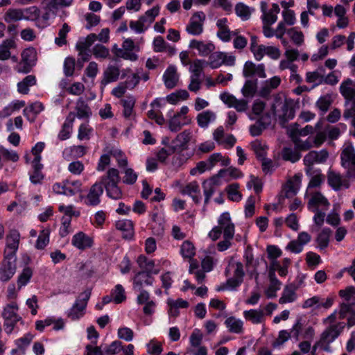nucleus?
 I'll return each instance as SVG.
<instances>
[{
    "mask_svg": "<svg viewBox=\"0 0 355 355\" xmlns=\"http://www.w3.org/2000/svg\"><path fill=\"white\" fill-rule=\"evenodd\" d=\"M304 327V321L302 318H299L296 320L294 324L289 330L292 339L295 341L300 340L302 338V333Z\"/></svg>",
    "mask_w": 355,
    "mask_h": 355,
    "instance_id": "63",
    "label": "nucleus"
},
{
    "mask_svg": "<svg viewBox=\"0 0 355 355\" xmlns=\"http://www.w3.org/2000/svg\"><path fill=\"white\" fill-rule=\"evenodd\" d=\"M338 318L340 320L346 318L349 327L355 325V311L353 309L352 306L341 303L339 306Z\"/></svg>",
    "mask_w": 355,
    "mask_h": 355,
    "instance_id": "27",
    "label": "nucleus"
},
{
    "mask_svg": "<svg viewBox=\"0 0 355 355\" xmlns=\"http://www.w3.org/2000/svg\"><path fill=\"white\" fill-rule=\"evenodd\" d=\"M341 162L345 168L355 167V150L352 144H345L341 153Z\"/></svg>",
    "mask_w": 355,
    "mask_h": 355,
    "instance_id": "25",
    "label": "nucleus"
},
{
    "mask_svg": "<svg viewBox=\"0 0 355 355\" xmlns=\"http://www.w3.org/2000/svg\"><path fill=\"white\" fill-rule=\"evenodd\" d=\"M251 148L259 159H263L267 154L268 146L259 140H254L250 144Z\"/></svg>",
    "mask_w": 355,
    "mask_h": 355,
    "instance_id": "58",
    "label": "nucleus"
},
{
    "mask_svg": "<svg viewBox=\"0 0 355 355\" xmlns=\"http://www.w3.org/2000/svg\"><path fill=\"white\" fill-rule=\"evenodd\" d=\"M91 292L85 291L80 293L71 308L67 312V317L71 320H78L83 317Z\"/></svg>",
    "mask_w": 355,
    "mask_h": 355,
    "instance_id": "7",
    "label": "nucleus"
},
{
    "mask_svg": "<svg viewBox=\"0 0 355 355\" xmlns=\"http://www.w3.org/2000/svg\"><path fill=\"white\" fill-rule=\"evenodd\" d=\"M86 153V148L85 146L79 145V146H73L68 148H66L62 153L63 157L65 159L69 160L72 158H79L84 156Z\"/></svg>",
    "mask_w": 355,
    "mask_h": 355,
    "instance_id": "44",
    "label": "nucleus"
},
{
    "mask_svg": "<svg viewBox=\"0 0 355 355\" xmlns=\"http://www.w3.org/2000/svg\"><path fill=\"white\" fill-rule=\"evenodd\" d=\"M193 132L187 129L179 133L175 139L173 140V149H184L191 139Z\"/></svg>",
    "mask_w": 355,
    "mask_h": 355,
    "instance_id": "29",
    "label": "nucleus"
},
{
    "mask_svg": "<svg viewBox=\"0 0 355 355\" xmlns=\"http://www.w3.org/2000/svg\"><path fill=\"white\" fill-rule=\"evenodd\" d=\"M281 157L284 161L295 163L300 159L301 154L295 146H285L281 151Z\"/></svg>",
    "mask_w": 355,
    "mask_h": 355,
    "instance_id": "45",
    "label": "nucleus"
},
{
    "mask_svg": "<svg viewBox=\"0 0 355 355\" xmlns=\"http://www.w3.org/2000/svg\"><path fill=\"white\" fill-rule=\"evenodd\" d=\"M25 101L15 100L5 106L1 110V117H8L24 107Z\"/></svg>",
    "mask_w": 355,
    "mask_h": 355,
    "instance_id": "50",
    "label": "nucleus"
},
{
    "mask_svg": "<svg viewBox=\"0 0 355 355\" xmlns=\"http://www.w3.org/2000/svg\"><path fill=\"white\" fill-rule=\"evenodd\" d=\"M271 110L274 115L283 122L288 121L295 117V102L291 98L282 96H275Z\"/></svg>",
    "mask_w": 355,
    "mask_h": 355,
    "instance_id": "2",
    "label": "nucleus"
},
{
    "mask_svg": "<svg viewBox=\"0 0 355 355\" xmlns=\"http://www.w3.org/2000/svg\"><path fill=\"white\" fill-rule=\"evenodd\" d=\"M135 48L134 41L131 38H125L123 42L121 48H119L117 44H114L113 51L116 56L119 58L136 61L138 59V55L133 52Z\"/></svg>",
    "mask_w": 355,
    "mask_h": 355,
    "instance_id": "11",
    "label": "nucleus"
},
{
    "mask_svg": "<svg viewBox=\"0 0 355 355\" xmlns=\"http://www.w3.org/2000/svg\"><path fill=\"white\" fill-rule=\"evenodd\" d=\"M227 331L235 334H243L244 333V322L235 316L227 317L225 322Z\"/></svg>",
    "mask_w": 355,
    "mask_h": 355,
    "instance_id": "26",
    "label": "nucleus"
},
{
    "mask_svg": "<svg viewBox=\"0 0 355 355\" xmlns=\"http://www.w3.org/2000/svg\"><path fill=\"white\" fill-rule=\"evenodd\" d=\"M103 187L99 182H95L89 189L87 195L83 198L84 203L88 206L95 207L100 204Z\"/></svg>",
    "mask_w": 355,
    "mask_h": 355,
    "instance_id": "16",
    "label": "nucleus"
},
{
    "mask_svg": "<svg viewBox=\"0 0 355 355\" xmlns=\"http://www.w3.org/2000/svg\"><path fill=\"white\" fill-rule=\"evenodd\" d=\"M159 12L160 6L157 5L146 10L145 13L141 15L139 18L141 19L146 28L148 29L153 22L155 21L156 17L159 15Z\"/></svg>",
    "mask_w": 355,
    "mask_h": 355,
    "instance_id": "43",
    "label": "nucleus"
},
{
    "mask_svg": "<svg viewBox=\"0 0 355 355\" xmlns=\"http://www.w3.org/2000/svg\"><path fill=\"white\" fill-rule=\"evenodd\" d=\"M309 198L307 208L309 211H327L330 207L328 200L319 191L305 193Z\"/></svg>",
    "mask_w": 355,
    "mask_h": 355,
    "instance_id": "10",
    "label": "nucleus"
},
{
    "mask_svg": "<svg viewBox=\"0 0 355 355\" xmlns=\"http://www.w3.org/2000/svg\"><path fill=\"white\" fill-rule=\"evenodd\" d=\"M181 193L184 195H189L193 200L198 203L201 199L200 190L197 182L193 181L187 184L181 190Z\"/></svg>",
    "mask_w": 355,
    "mask_h": 355,
    "instance_id": "36",
    "label": "nucleus"
},
{
    "mask_svg": "<svg viewBox=\"0 0 355 355\" xmlns=\"http://www.w3.org/2000/svg\"><path fill=\"white\" fill-rule=\"evenodd\" d=\"M297 287L293 284L286 285L282 291V296L279 300V303L284 304L292 303L297 299L296 293Z\"/></svg>",
    "mask_w": 355,
    "mask_h": 355,
    "instance_id": "32",
    "label": "nucleus"
},
{
    "mask_svg": "<svg viewBox=\"0 0 355 355\" xmlns=\"http://www.w3.org/2000/svg\"><path fill=\"white\" fill-rule=\"evenodd\" d=\"M44 109V105L39 101L31 103L23 110L24 115L28 119L33 121L35 116Z\"/></svg>",
    "mask_w": 355,
    "mask_h": 355,
    "instance_id": "46",
    "label": "nucleus"
},
{
    "mask_svg": "<svg viewBox=\"0 0 355 355\" xmlns=\"http://www.w3.org/2000/svg\"><path fill=\"white\" fill-rule=\"evenodd\" d=\"M37 83L36 77L34 75L26 76L21 81L17 83V92L21 94H27L30 87Z\"/></svg>",
    "mask_w": 355,
    "mask_h": 355,
    "instance_id": "48",
    "label": "nucleus"
},
{
    "mask_svg": "<svg viewBox=\"0 0 355 355\" xmlns=\"http://www.w3.org/2000/svg\"><path fill=\"white\" fill-rule=\"evenodd\" d=\"M180 254L185 259H192L196 254V249L193 244L189 241H184L180 248Z\"/></svg>",
    "mask_w": 355,
    "mask_h": 355,
    "instance_id": "61",
    "label": "nucleus"
},
{
    "mask_svg": "<svg viewBox=\"0 0 355 355\" xmlns=\"http://www.w3.org/2000/svg\"><path fill=\"white\" fill-rule=\"evenodd\" d=\"M18 50L15 37L6 39L1 43V60H10L15 64L18 61Z\"/></svg>",
    "mask_w": 355,
    "mask_h": 355,
    "instance_id": "12",
    "label": "nucleus"
},
{
    "mask_svg": "<svg viewBox=\"0 0 355 355\" xmlns=\"http://www.w3.org/2000/svg\"><path fill=\"white\" fill-rule=\"evenodd\" d=\"M331 233V231L329 228H324L318 234L315 241L320 250H324L329 245Z\"/></svg>",
    "mask_w": 355,
    "mask_h": 355,
    "instance_id": "57",
    "label": "nucleus"
},
{
    "mask_svg": "<svg viewBox=\"0 0 355 355\" xmlns=\"http://www.w3.org/2000/svg\"><path fill=\"white\" fill-rule=\"evenodd\" d=\"M244 318L254 324H261L265 322V313L261 309H250L243 313Z\"/></svg>",
    "mask_w": 355,
    "mask_h": 355,
    "instance_id": "28",
    "label": "nucleus"
},
{
    "mask_svg": "<svg viewBox=\"0 0 355 355\" xmlns=\"http://www.w3.org/2000/svg\"><path fill=\"white\" fill-rule=\"evenodd\" d=\"M189 47L197 50L198 54L203 57L208 56L215 50V46L211 42L195 39L190 41Z\"/></svg>",
    "mask_w": 355,
    "mask_h": 355,
    "instance_id": "20",
    "label": "nucleus"
},
{
    "mask_svg": "<svg viewBox=\"0 0 355 355\" xmlns=\"http://www.w3.org/2000/svg\"><path fill=\"white\" fill-rule=\"evenodd\" d=\"M301 185V178L300 175H295L290 178L284 187L285 196L291 198L295 196L299 191Z\"/></svg>",
    "mask_w": 355,
    "mask_h": 355,
    "instance_id": "31",
    "label": "nucleus"
},
{
    "mask_svg": "<svg viewBox=\"0 0 355 355\" xmlns=\"http://www.w3.org/2000/svg\"><path fill=\"white\" fill-rule=\"evenodd\" d=\"M74 120L75 114L73 112H70L67 116V119L62 125V129L58 134V138L60 140L64 141L70 137Z\"/></svg>",
    "mask_w": 355,
    "mask_h": 355,
    "instance_id": "34",
    "label": "nucleus"
},
{
    "mask_svg": "<svg viewBox=\"0 0 355 355\" xmlns=\"http://www.w3.org/2000/svg\"><path fill=\"white\" fill-rule=\"evenodd\" d=\"M120 182L119 172L116 168H110L103 176L100 182L104 186L107 196L114 200L121 198L123 193L118 184Z\"/></svg>",
    "mask_w": 355,
    "mask_h": 355,
    "instance_id": "4",
    "label": "nucleus"
},
{
    "mask_svg": "<svg viewBox=\"0 0 355 355\" xmlns=\"http://www.w3.org/2000/svg\"><path fill=\"white\" fill-rule=\"evenodd\" d=\"M218 225L214 226L209 232L208 236L213 241L218 240L221 234L227 237H234L235 225L232 220L230 214L227 211L222 213L218 218Z\"/></svg>",
    "mask_w": 355,
    "mask_h": 355,
    "instance_id": "3",
    "label": "nucleus"
},
{
    "mask_svg": "<svg viewBox=\"0 0 355 355\" xmlns=\"http://www.w3.org/2000/svg\"><path fill=\"white\" fill-rule=\"evenodd\" d=\"M76 110V114H75V116H76L78 119H87L92 114L90 108L82 99L78 101Z\"/></svg>",
    "mask_w": 355,
    "mask_h": 355,
    "instance_id": "59",
    "label": "nucleus"
},
{
    "mask_svg": "<svg viewBox=\"0 0 355 355\" xmlns=\"http://www.w3.org/2000/svg\"><path fill=\"white\" fill-rule=\"evenodd\" d=\"M213 138L218 144L223 145L227 148L233 147L236 142V139L233 135L225 134L223 126H219L214 130Z\"/></svg>",
    "mask_w": 355,
    "mask_h": 355,
    "instance_id": "22",
    "label": "nucleus"
},
{
    "mask_svg": "<svg viewBox=\"0 0 355 355\" xmlns=\"http://www.w3.org/2000/svg\"><path fill=\"white\" fill-rule=\"evenodd\" d=\"M216 115L211 110H206L199 113L196 116L197 123L201 128H207L209 125L215 121Z\"/></svg>",
    "mask_w": 355,
    "mask_h": 355,
    "instance_id": "40",
    "label": "nucleus"
},
{
    "mask_svg": "<svg viewBox=\"0 0 355 355\" xmlns=\"http://www.w3.org/2000/svg\"><path fill=\"white\" fill-rule=\"evenodd\" d=\"M93 244V238L82 231L76 232L71 239V245L80 250L90 248Z\"/></svg>",
    "mask_w": 355,
    "mask_h": 355,
    "instance_id": "19",
    "label": "nucleus"
},
{
    "mask_svg": "<svg viewBox=\"0 0 355 355\" xmlns=\"http://www.w3.org/2000/svg\"><path fill=\"white\" fill-rule=\"evenodd\" d=\"M305 165V171L307 175H311L313 171V166L319 164L318 162L317 157L315 156V150H312L308 153L303 159Z\"/></svg>",
    "mask_w": 355,
    "mask_h": 355,
    "instance_id": "60",
    "label": "nucleus"
},
{
    "mask_svg": "<svg viewBox=\"0 0 355 355\" xmlns=\"http://www.w3.org/2000/svg\"><path fill=\"white\" fill-rule=\"evenodd\" d=\"M120 75V71L119 67L116 66H109L105 69L103 73V79L102 83L107 85L110 83L116 81Z\"/></svg>",
    "mask_w": 355,
    "mask_h": 355,
    "instance_id": "51",
    "label": "nucleus"
},
{
    "mask_svg": "<svg viewBox=\"0 0 355 355\" xmlns=\"http://www.w3.org/2000/svg\"><path fill=\"white\" fill-rule=\"evenodd\" d=\"M23 67H19L17 71L26 73L29 72L37 60V53L34 48H27L21 53Z\"/></svg>",
    "mask_w": 355,
    "mask_h": 355,
    "instance_id": "18",
    "label": "nucleus"
},
{
    "mask_svg": "<svg viewBox=\"0 0 355 355\" xmlns=\"http://www.w3.org/2000/svg\"><path fill=\"white\" fill-rule=\"evenodd\" d=\"M311 240V236L306 232H301L298 234L295 240L290 241L286 249L290 252L299 254L302 252L304 246L308 244Z\"/></svg>",
    "mask_w": 355,
    "mask_h": 355,
    "instance_id": "17",
    "label": "nucleus"
},
{
    "mask_svg": "<svg viewBox=\"0 0 355 355\" xmlns=\"http://www.w3.org/2000/svg\"><path fill=\"white\" fill-rule=\"evenodd\" d=\"M309 175L311 176V179L309 183L306 193L316 191L315 189L318 187L324 180V177L319 171H312L311 175Z\"/></svg>",
    "mask_w": 355,
    "mask_h": 355,
    "instance_id": "52",
    "label": "nucleus"
},
{
    "mask_svg": "<svg viewBox=\"0 0 355 355\" xmlns=\"http://www.w3.org/2000/svg\"><path fill=\"white\" fill-rule=\"evenodd\" d=\"M191 122V119L188 116H184L183 119L179 115L175 114L169 119L168 128L172 132H178L183 125H188Z\"/></svg>",
    "mask_w": 355,
    "mask_h": 355,
    "instance_id": "47",
    "label": "nucleus"
},
{
    "mask_svg": "<svg viewBox=\"0 0 355 355\" xmlns=\"http://www.w3.org/2000/svg\"><path fill=\"white\" fill-rule=\"evenodd\" d=\"M327 178L329 186L335 191L348 189L350 187L349 180L335 171H329Z\"/></svg>",
    "mask_w": 355,
    "mask_h": 355,
    "instance_id": "21",
    "label": "nucleus"
},
{
    "mask_svg": "<svg viewBox=\"0 0 355 355\" xmlns=\"http://www.w3.org/2000/svg\"><path fill=\"white\" fill-rule=\"evenodd\" d=\"M116 228L122 232V236L125 239H130L134 236L133 223L130 220L123 219L116 221Z\"/></svg>",
    "mask_w": 355,
    "mask_h": 355,
    "instance_id": "33",
    "label": "nucleus"
},
{
    "mask_svg": "<svg viewBox=\"0 0 355 355\" xmlns=\"http://www.w3.org/2000/svg\"><path fill=\"white\" fill-rule=\"evenodd\" d=\"M324 69L322 67H318L315 71H309L306 73V81L313 84L314 87L324 83Z\"/></svg>",
    "mask_w": 355,
    "mask_h": 355,
    "instance_id": "35",
    "label": "nucleus"
},
{
    "mask_svg": "<svg viewBox=\"0 0 355 355\" xmlns=\"http://www.w3.org/2000/svg\"><path fill=\"white\" fill-rule=\"evenodd\" d=\"M340 92L347 100L353 98L355 96L353 81L350 79L343 81L340 86Z\"/></svg>",
    "mask_w": 355,
    "mask_h": 355,
    "instance_id": "56",
    "label": "nucleus"
},
{
    "mask_svg": "<svg viewBox=\"0 0 355 355\" xmlns=\"http://www.w3.org/2000/svg\"><path fill=\"white\" fill-rule=\"evenodd\" d=\"M137 263L139 266L144 270L143 272H146L148 274H157L160 269L155 265L153 260L150 259L144 255H140L137 258Z\"/></svg>",
    "mask_w": 355,
    "mask_h": 355,
    "instance_id": "30",
    "label": "nucleus"
},
{
    "mask_svg": "<svg viewBox=\"0 0 355 355\" xmlns=\"http://www.w3.org/2000/svg\"><path fill=\"white\" fill-rule=\"evenodd\" d=\"M20 240L19 232L11 230L6 239L4 259L1 263V281L9 280L16 272V252Z\"/></svg>",
    "mask_w": 355,
    "mask_h": 355,
    "instance_id": "1",
    "label": "nucleus"
},
{
    "mask_svg": "<svg viewBox=\"0 0 355 355\" xmlns=\"http://www.w3.org/2000/svg\"><path fill=\"white\" fill-rule=\"evenodd\" d=\"M220 100L227 105L228 107H233L237 112H245L248 107V103L244 99H238L228 92H224L220 95Z\"/></svg>",
    "mask_w": 355,
    "mask_h": 355,
    "instance_id": "15",
    "label": "nucleus"
},
{
    "mask_svg": "<svg viewBox=\"0 0 355 355\" xmlns=\"http://www.w3.org/2000/svg\"><path fill=\"white\" fill-rule=\"evenodd\" d=\"M334 101L331 94H327L321 96L316 101V107L322 112V114H325Z\"/></svg>",
    "mask_w": 355,
    "mask_h": 355,
    "instance_id": "55",
    "label": "nucleus"
},
{
    "mask_svg": "<svg viewBox=\"0 0 355 355\" xmlns=\"http://www.w3.org/2000/svg\"><path fill=\"white\" fill-rule=\"evenodd\" d=\"M162 78L166 88H174L178 85L180 78L177 67L174 65L168 66L164 71Z\"/></svg>",
    "mask_w": 355,
    "mask_h": 355,
    "instance_id": "24",
    "label": "nucleus"
},
{
    "mask_svg": "<svg viewBox=\"0 0 355 355\" xmlns=\"http://www.w3.org/2000/svg\"><path fill=\"white\" fill-rule=\"evenodd\" d=\"M282 82L281 78L277 76H275L272 78L266 80L262 85L260 89V95L262 96H266L270 94V92L277 89Z\"/></svg>",
    "mask_w": 355,
    "mask_h": 355,
    "instance_id": "39",
    "label": "nucleus"
},
{
    "mask_svg": "<svg viewBox=\"0 0 355 355\" xmlns=\"http://www.w3.org/2000/svg\"><path fill=\"white\" fill-rule=\"evenodd\" d=\"M267 46L258 44V39L256 36H252L250 39V51L257 61L263 59L266 55Z\"/></svg>",
    "mask_w": 355,
    "mask_h": 355,
    "instance_id": "41",
    "label": "nucleus"
},
{
    "mask_svg": "<svg viewBox=\"0 0 355 355\" xmlns=\"http://www.w3.org/2000/svg\"><path fill=\"white\" fill-rule=\"evenodd\" d=\"M33 171L30 172V180L33 184H40L44 179L42 173L43 165L41 163H31Z\"/></svg>",
    "mask_w": 355,
    "mask_h": 355,
    "instance_id": "54",
    "label": "nucleus"
},
{
    "mask_svg": "<svg viewBox=\"0 0 355 355\" xmlns=\"http://www.w3.org/2000/svg\"><path fill=\"white\" fill-rule=\"evenodd\" d=\"M260 10L262 12L261 19L263 24L272 25L277 20V15L280 8L277 3H272L271 8L268 9V4L266 1H261Z\"/></svg>",
    "mask_w": 355,
    "mask_h": 355,
    "instance_id": "14",
    "label": "nucleus"
},
{
    "mask_svg": "<svg viewBox=\"0 0 355 355\" xmlns=\"http://www.w3.org/2000/svg\"><path fill=\"white\" fill-rule=\"evenodd\" d=\"M146 272H139L133 279L134 288L141 290L144 286H150L153 283V278Z\"/></svg>",
    "mask_w": 355,
    "mask_h": 355,
    "instance_id": "37",
    "label": "nucleus"
},
{
    "mask_svg": "<svg viewBox=\"0 0 355 355\" xmlns=\"http://www.w3.org/2000/svg\"><path fill=\"white\" fill-rule=\"evenodd\" d=\"M339 295L345 301L344 303L352 306L355 303V288L348 286L345 289L339 291Z\"/></svg>",
    "mask_w": 355,
    "mask_h": 355,
    "instance_id": "64",
    "label": "nucleus"
},
{
    "mask_svg": "<svg viewBox=\"0 0 355 355\" xmlns=\"http://www.w3.org/2000/svg\"><path fill=\"white\" fill-rule=\"evenodd\" d=\"M289 135L295 146L300 153V151H306L312 147H315L313 137H309L305 140H302L295 134H289Z\"/></svg>",
    "mask_w": 355,
    "mask_h": 355,
    "instance_id": "38",
    "label": "nucleus"
},
{
    "mask_svg": "<svg viewBox=\"0 0 355 355\" xmlns=\"http://www.w3.org/2000/svg\"><path fill=\"white\" fill-rule=\"evenodd\" d=\"M269 279L270 285L266 290L265 294L268 298H273L277 296V292L280 289L282 284L273 274L269 276Z\"/></svg>",
    "mask_w": 355,
    "mask_h": 355,
    "instance_id": "53",
    "label": "nucleus"
},
{
    "mask_svg": "<svg viewBox=\"0 0 355 355\" xmlns=\"http://www.w3.org/2000/svg\"><path fill=\"white\" fill-rule=\"evenodd\" d=\"M206 19L205 14L202 11L194 12L190 17L185 30L193 36L200 35L204 31V24Z\"/></svg>",
    "mask_w": 355,
    "mask_h": 355,
    "instance_id": "9",
    "label": "nucleus"
},
{
    "mask_svg": "<svg viewBox=\"0 0 355 355\" xmlns=\"http://www.w3.org/2000/svg\"><path fill=\"white\" fill-rule=\"evenodd\" d=\"M345 325L346 324L343 322H338L330 324L321 334L320 340L317 342V344L324 351L330 352L329 344L333 343L338 337Z\"/></svg>",
    "mask_w": 355,
    "mask_h": 355,
    "instance_id": "5",
    "label": "nucleus"
},
{
    "mask_svg": "<svg viewBox=\"0 0 355 355\" xmlns=\"http://www.w3.org/2000/svg\"><path fill=\"white\" fill-rule=\"evenodd\" d=\"M228 20L227 18H221L217 20L216 26L218 31L217 37L224 42H228L231 40L232 36L236 35V31H231L227 26Z\"/></svg>",
    "mask_w": 355,
    "mask_h": 355,
    "instance_id": "23",
    "label": "nucleus"
},
{
    "mask_svg": "<svg viewBox=\"0 0 355 355\" xmlns=\"http://www.w3.org/2000/svg\"><path fill=\"white\" fill-rule=\"evenodd\" d=\"M83 184L80 180H65L55 183L52 189L58 195L72 196L81 192Z\"/></svg>",
    "mask_w": 355,
    "mask_h": 355,
    "instance_id": "8",
    "label": "nucleus"
},
{
    "mask_svg": "<svg viewBox=\"0 0 355 355\" xmlns=\"http://www.w3.org/2000/svg\"><path fill=\"white\" fill-rule=\"evenodd\" d=\"M287 34L291 41L297 46H301L304 42L303 33L297 27L291 28L287 31Z\"/></svg>",
    "mask_w": 355,
    "mask_h": 355,
    "instance_id": "62",
    "label": "nucleus"
},
{
    "mask_svg": "<svg viewBox=\"0 0 355 355\" xmlns=\"http://www.w3.org/2000/svg\"><path fill=\"white\" fill-rule=\"evenodd\" d=\"M45 147L44 142H37L31 149V154H27L25 156L26 162L27 163H41V153L43 151Z\"/></svg>",
    "mask_w": 355,
    "mask_h": 355,
    "instance_id": "42",
    "label": "nucleus"
},
{
    "mask_svg": "<svg viewBox=\"0 0 355 355\" xmlns=\"http://www.w3.org/2000/svg\"><path fill=\"white\" fill-rule=\"evenodd\" d=\"M230 268L233 270V276L229 278L223 288H217L220 291L224 289L236 290L243 282L245 272L243 265L240 261H235L230 264Z\"/></svg>",
    "mask_w": 355,
    "mask_h": 355,
    "instance_id": "6",
    "label": "nucleus"
},
{
    "mask_svg": "<svg viewBox=\"0 0 355 355\" xmlns=\"http://www.w3.org/2000/svg\"><path fill=\"white\" fill-rule=\"evenodd\" d=\"M17 310L18 306L15 302H12L4 309V331L8 334L12 331L15 325L19 321V316L17 314Z\"/></svg>",
    "mask_w": 355,
    "mask_h": 355,
    "instance_id": "13",
    "label": "nucleus"
},
{
    "mask_svg": "<svg viewBox=\"0 0 355 355\" xmlns=\"http://www.w3.org/2000/svg\"><path fill=\"white\" fill-rule=\"evenodd\" d=\"M254 11V8L248 6L243 2H239L235 6V13L243 21L248 20Z\"/></svg>",
    "mask_w": 355,
    "mask_h": 355,
    "instance_id": "49",
    "label": "nucleus"
}]
</instances>
